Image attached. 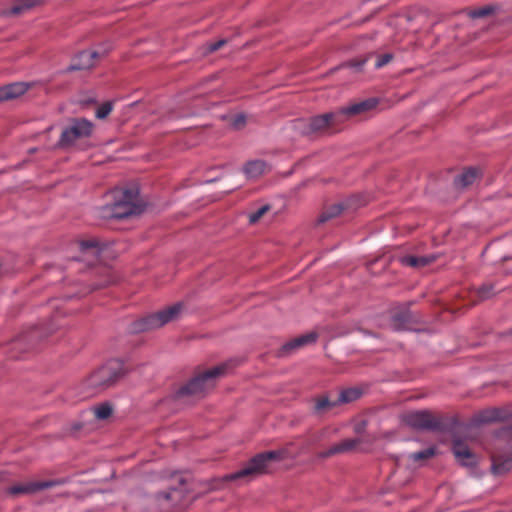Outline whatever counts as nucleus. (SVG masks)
Wrapping results in <instances>:
<instances>
[{
    "label": "nucleus",
    "mask_w": 512,
    "mask_h": 512,
    "mask_svg": "<svg viewBox=\"0 0 512 512\" xmlns=\"http://www.w3.org/2000/svg\"><path fill=\"white\" fill-rule=\"evenodd\" d=\"M294 444H288L284 448L274 451H268L260 453L252 458L243 468L240 470L228 474L225 476L226 480H251L256 475L266 472L269 468V464L273 461H279L286 458H294L301 454L305 447H301L298 451L294 450Z\"/></svg>",
    "instance_id": "nucleus-1"
},
{
    "label": "nucleus",
    "mask_w": 512,
    "mask_h": 512,
    "mask_svg": "<svg viewBox=\"0 0 512 512\" xmlns=\"http://www.w3.org/2000/svg\"><path fill=\"white\" fill-rule=\"evenodd\" d=\"M112 193L114 201L106 205V216L122 219L143 211L137 188H117Z\"/></svg>",
    "instance_id": "nucleus-2"
},
{
    "label": "nucleus",
    "mask_w": 512,
    "mask_h": 512,
    "mask_svg": "<svg viewBox=\"0 0 512 512\" xmlns=\"http://www.w3.org/2000/svg\"><path fill=\"white\" fill-rule=\"evenodd\" d=\"M124 373L123 363L113 359L92 373L87 380V385L93 389L92 393H97L115 384Z\"/></svg>",
    "instance_id": "nucleus-3"
},
{
    "label": "nucleus",
    "mask_w": 512,
    "mask_h": 512,
    "mask_svg": "<svg viewBox=\"0 0 512 512\" xmlns=\"http://www.w3.org/2000/svg\"><path fill=\"white\" fill-rule=\"evenodd\" d=\"M228 364H221L195 376L178 391L179 396H200L213 388L216 380L225 375Z\"/></svg>",
    "instance_id": "nucleus-4"
},
{
    "label": "nucleus",
    "mask_w": 512,
    "mask_h": 512,
    "mask_svg": "<svg viewBox=\"0 0 512 512\" xmlns=\"http://www.w3.org/2000/svg\"><path fill=\"white\" fill-rule=\"evenodd\" d=\"M228 364H221L195 376L178 391L179 396H200L213 388L216 380L225 375Z\"/></svg>",
    "instance_id": "nucleus-5"
},
{
    "label": "nucleus",
    "mask_w": 512,
    "mask_h": 512,
    "mask_svg": "<svg viewBox=\"0 0 512 512\" xmlns=\"http://www.w3.org/2000/svg\"><path fill=\"white\" fill-rule=\"evenodd\" d=\"M181 304H174L156 313L150 314L133 323L132 331L139 333L162 327L177 317Z\"/></svg>",
    "instance_id": "nucleus-6"
},
{
    "label": "nucleus",
    "mask_w": 512,
    "mask_h": 512,
    "mask_svg": "<svg viewBox=\"0 0 512 512\" xmlns=\"http://www.w3.org/2000/svg\"><path fill=\"white\" fill-rule=\"evenodd\" d=\"M93 130V123L87 119L79 118L71 121L70 125L62 131L58 145L70 147L76 141L88 138Z\"/></svg>",
    "instance_id": "nucleus-7"
},
{
    "label": "nucleus",
    "mask_w": 512,
    "mask_h": 512,
    "mask_svg": "<svg viewBox=\"0 0 512 512\" xmlns=\"http://www.w3.org/2000/svg\"><path fill=\"white\" fill-rule=\"evenodd\" d=\"M403 420L408 426L417 430H437L441 425L440 421L427 410L407 413Z\"/></svg>",
    "instance_id": "nucleus-8"
},
{
    "label": "nucleus",
    "mask_w": 512,
    "mask_h": 512,
    "mask_svg": "<svg viewBox=\"0 0 512 512\" xmlns=\"http://www.w3.org/2000/svg\"><path fill=\"white\" fill-rule=\"evenodd\" d=\"M340 121L338 112L325 113L311 118L308 121V127H305L303 132L306 134L323 132L331 123Z\"/></svg>",
    "instance_id": "nucleus-9"
},
{
    "label": "nucleus",
    "mask_w": 512,
    "mask_h": 512,
    "mask_svg": "<svg viewBox=\"0 0 512 512\" xmlns=\"http://www.w3.org/2000/svg\"><path fill=\"white\" fill-rule=\"evenodd\" d=\"M453 453L457 461L463 466H474L476 464V455L460 440L454 441Z\"/></svg>",
    "instance_id": "nucleus-10"
},
{
    "label": "nucleus",
    "mask_w": 512,
    "mask_h": 512,
    "mask_svg": "<svg viewBox=\"0 0 512 512\" xmlns=\"http://www.w3.org/2000/svg\"><path fill=\"white\" fill-rule=\"evenodd\" d=\"M99 56L96 51H82L73 59L69 71L89 69L94 66V60Z\"/></svg>",
    "instance_id": "nucleus-11"
},
{
    "label": "nucleus",
    "mask_w": 512,
    "mask_h": 512,
    "mask_svg": "<svg viewBox=\"0 0 512 512\" xmlns=\"http://www.w3.org/2000/svg\"><path fill=\"white\" fill-rule=\"evenodd\" d=\"M377 100L374 98H370L364 101H361L359 103L352 104L350 106H347L345 108H342L338 111L339 117L341 121L343 120L345 115H357L364 112H367L377 105Z\"/></svg>",
    "instance_id": "nucleus-12"
},
{
    "label": "nucleus",
    "mask_w": 512,
    "mask_h": 512,
    "mask_svg": "<svg viewBox=\"0 0 512 512\" xmlns=\"http://www.w3.org/2000/svg\"><path fill=\"white\" fill-rule=\"evenodd\" d=\"M28 89L26 83L17 82L0 88V101H6L23 95Z\"/></svg>",
    "instance_id": "nucleus-13"
},
{
    "label": "nucleus",
    "mask_w": 512,
    "mask_h": 512,
    "mask_svg": "<svg viewBox=\"0 0 512 512\" xmlns=\"http://www.w3.org/2000/svg\"><path fill=\"white\" fill-rule=\"evenodd\" d=\"M51 484L49 482H40V483H25V484H17L9 488V493L13 495L18 494H30L45 488L50 487Z\"/></svg>",
    "instance_id": "nucleus-14"
},
{
    "label": "nucleus",
    "mask_w": 512,
    "mask_h": 512,
    "mask_svg": "<svg viewBox=\"0 0 512 512\" xmlns=\"http://www.w3.org/2000/svg\"><path fill=\"white\" fill-rule=\"evenodd\" d=\"M43 0H16L12 7L8 10H4L2 14L4 16L19 15L27 10L33 8L36 5L42 3Z\"/></svg>",
    "instance_id": "nucleus-15"
},
{
    "label": "nucleus",
    "mask_w": 512,
    "mask_h": 512,
    "mask_svg": "<svg viewBox=\"0 0 512 512\" xmlns=\"http://www.w3.org/2000/svg\"><path fill=\"white\" fill-rule=\"evenodd\" d=\"M267 165L263 160H252L246 163L243 171L247 178L255 179L266 171Z\"/></svg>",
    "instance_id": "nucleus-16"
},
{
    "label": "nucleus",
    "mask_w": 512,
    "mask_h": 512,
    "mask_svg": "<svg viewBox=\"0 0 512 512\" xmlns=\"http://www.w3.org/2000/svg\"><path fill=\"white\" fill-rule=\"evenodd\" d=\"M356 444H357L356 439H346L338 444L333 445L328 450L320 452L318 456L320 458H326V457L332 456L337 453L349 451V450L353 449L356 446Z\"/></svg>",
    "instance_id": "nucleus-17"
},
{
    "label": "nucleus",
    "mask_w": 512,
    "mask_h": 512,
    "mask_svg": "<svg viewBox=\"0 0 512 512\" xmlns=\"http://www.w3.org/2000/svg\"><path fill=\"white\" fill-rule=\"evenodd\" d=\"M80 250L91 263L93 260H97L100 254L99 244L95 240L80 242Z\"/></svg>",
    "instance_id": "nucleus-18"
},
{
    "label": "nucleus",
    "mask_w": 512,
    "mask_h": 512,
    "mask_svg": "<svg viewBox=\"0 0 512 512\" xmlns=\"http://www.w3.org/2000/svg\"><path fill=\"white\" fill-rule=\"evenodd\" d=\"M512 469V456L498 455L493 457L492 470L496 475H502Z\"/></svg>",
    "instance_id": "nucleus-19"
},
{
    "label": "nucleus",
    "mask_w": 512,
    "mask_h": 512,
    "mask_svg": "<svg viewBox=\"0 0 512 512\" xmlns=\"http://www.w3.org/2000/svg\"><path fill=\"white\" fill-rule=\"evenodd\" d=\"M316 339H317V334L314 332H311V333L302 335V336L292 340L291 342L285 344L283 348H284V350L289 351V350H292L294 348H297V347H300V346H303L306 344L314 343L316 341Z\"/></svg>",
    "instance_id": "nucleus-20"
},
{
    "label": "nucleus",
    "mask_w": 512,
    "mask_h": 512,
    "mask_svg": "<svg viewBox=\"0 0 512 512\" xmlns=\"http://www.w3.org/2000/svg\"><path fill=\"white\" fill-rule=\"evenodd\" d=\"M435 259L434 256H406L401 259L404 265L410 267H424Z\"/></svg>",
    "instance_id": "nucleus-21"
},
{
    "label": "nucleus",
    "mask_w": 512,
    "mask_h": 512,
    "mask_svg": "<svg viewBox=\"0 0 512 512\" xmlns=\"http://www.w3.org/2000/svg\"><path fill=\"white\" fill-rule=\"evenodd\" d=\"M477 177V172L475 169H468L465 172H463L461 175H459L454 183L455 186L458 188H465L469 185H471Z\"/></svg>",
    "instance_id": "nucleus-22"
},
{
    "label": "nucleus",
    "mask_w": 512,
    "mask_h": 512,
    "mask_svg": "<svg viewBox=\"0 0 512 512\" xmlns=\"http://www.w3.org/2000/svg\"><path fill=\"white\" fill-rule=\"evenodd\" d=\"M362 390L357 387L345 389L340 392L337 402L350 403L360 398Z\"/></svg>",
    "instance_id": "nucleus-23"
},
{
    "label": "nucleus",
    "mask_w": 512,
    "mask_h": 512,
    "mask_svg": "<svg viewBox=\"0 0 512 512\" xmlns=\"http://www.w3.org/2000/svg\"><path fill=\"white\" fill-rule=\"evenodd\" d=\"M343 211V205L341 203L333 204L325 209L318 218V222L324 223L334 217H337Z\"/></svg>",
    "instance_id": "nucleus-24"
},
{
    "label": "nucleus",
    "mask_w": 512,
    "mask_h": 512,
    "mask_svg": "<svg viewBox=\"0 0 512 512\" xmlns=\"http://www.w3.org/2000/svg\"><path fill=\"white\" fill-rule=\"evenodd\" d=\"M435 455V449L434 448H427L419 452L410 453L408 455V459L417 462L423 459L431 458Z\"/></svg>",
    "instance_id": "nucleus-25"
},
{
    "label": "nucleus",
    "mask_w": 512,
    "mask_h": 512,
    "mask_svg": "<svg viewBox=\"0 0 512 512\" xmlns=\"http://www.w3.org/2000/svg\"><path fill=\"white\" fill-rule=\"evenodd\" d=\"M112 413V408L109 404H101L100 406L94 409L95 417L98 419H106Z\"/></svg>",
    "instance_id": "nucleus-26"
},
{
    "label": "nucleus",
    "mask_w": 512,
    "mask_h": 512,
    "mask_svg": "<svg viewBox=\"0 0 512 512\" xmlns=\"http://www.w3.org/2000/svg\"><path fill=\"white\" fill-rule=\"evenodd\" d=\"M504 419H505V416L502 414V412L500 410H497V409L486 412L482 417V420L485 422H492V421L504 420Z\"/></svg>",
    "instance_id": "nucleus-27"
},
{
    "label": "nucleus",
    "mask_w": 512,
    "mask_h": 512,
    "mask_svg": "<svg viewBox=\"0 0 512 512\" xmlns=\"http://www.w3.org/2000/svg\"><path fill=\"white\" fill-rule=\"evenodd\" d=\"M112 111V104L109 102H106L102 104L98 109L96 110V117L99 119H104L107 117L110 112Z\"/></svg>",
    "instance_id": "nucleus-28"
},
{
    "label": "nucleus",
    "mask_w": 512,
    "mask_h": 512,
    "mask_svg": "<svg viewBox=\"0 0 512 512\" xmlns=\"http://www.w3.org/2000/svg\"><path fill=\"white\" fill-rule=\"evenodd\" d=\"M337 403H338L337 401L332 402L327 398H322L317 401V403L315 405V409L317 411H322V410L334 407Z\"/></svg>",
    "instance_id": "nucleus-29"
},
{
    "label": "nucleus",
    "mask_w": 512,
    "mask_h": 512,
    "mask_svg": "<svg viewBox=\"0 0 512 512\" xmlns=\"http://www.w3.org/2000/svg\"><path fill=\"white\" fill-rule=\"evenodd\" d=\"M269 209L267 205L260 207L257 211L249 215V222L251 224L256 223Z\"/></svg>",
    "instance_id": "nucleus-30"
},
{
    "label": "nucleus",
    "mask_w": 512,
    "mask_h": 512,
    "mask_svg": "<svg viewBox=\"0 0 512 512\" xmlns=\"http://www.w3.org/2000/svg\"><path fill=\"white\" fill-rule=\"evenodd\" d=\"M368 61V58H364L362 60H353L345 64V66L350 67L356 72L361 71L362 67L365 65V63Z\"/></svg>",
    "instance_id": "nucleus-31"
},
{
    "label": "nucleus",
    "mask_w": 512,
    "mask_h": 512,
    "mask_svg": "<svg viewBox=\"0 0 512 512\" xmlns=\"http://www.w3.org/2000/svg\"><path fill=\"white\" fill-rule=\"evenodd\" d=\"M392 59V55L391 54H383L381 56H379L375 62V67L376 68H381L383 67L384 65L388 64Z\"/></svg>",
    "instance_id": "nucleus-32"
},
{
    "label": "nucleus",
    "mask_w": 512,
    "mask_h": 512,
    "mask_svg": "<svg viewBox=\"0 0 512 512\" xmlns=\"http://www.w3.org/2000/svg\"><path fill=\"white\" fill-rule=\"evenodd\" d=\"M490 12H491L490 8H482V9H477V10L472 11L470 13V15L472 18H480L485 15H488Z\"/></svg>",
    "instance_id": "nucleus-33"
},
{
    "label": "nucleus",
    "mask_w": 512,
    "mask_h": 512,
    "mask_svg": "<svg viewBox=\"0 0 512 512\" xmlns=\"http://www.w3.org/2000/svg\"><path fill=\"white\" fill-rule=\"evenodd\" d=\"M225 43H226V41L224 39L218 40L214 43H210L207 46V51L212 53V52L218 50L219 48H221Z\"/></svg>",
    "instance_id": "nucleus-34"
},
{
    "label": "nucleus",
    "mask_w": 512,
    "mask_h": 512,
    "mask_svg": "<svg viewBox=\"0 0 512 512\" xmlns=\"http://www.w3.org/2000/svg\"><path fill=\"white\" fill-rule=\"evenodd\" d=\"M245 122V117L244 115H238L237 118H236V121H235V124L238 125V124H243Z\"/></svg>",
    "instance_id": "nucleus-35"
},
{
    "label": "nucleus",
    "mask_w": 512,
    "mask_h": 512,
    "mask_svg": "<svg viewBox=\"0 0 512 512\" xmlns=\"http://www.w3.org/2000/svg\"><path fill=\"white\" fill-rule=\"evenodd\" d=\"M489 293H490V292H489L488 290L486 291V287H483V288H481V290H480V295H481L482 297H487V296H489Z\"/></svg>",
    "instance_id": "nucleus-36"
}]
</instances>
